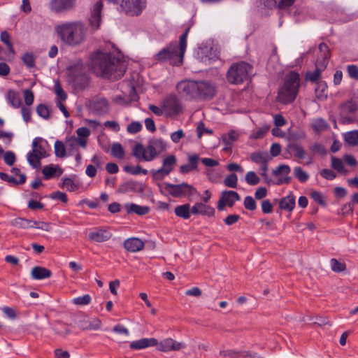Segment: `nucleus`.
<instances>
[{"instance_id": "obj_52", "label": "nucleus", "mask_w": 358, "mask_h": 358, "mask_svg": "<svg viewBox=\"0 0 358 358\" xmlns=\"http://www.w3.org/2000/svg\"><path fill=\"white\" fill-rule=\"evenodd\" d=\"M223 182L228 187L236 188L238 184V177L235 173H231L224 178Z\"/></svg>"}, {"instance_id": "obj_48", "label": "nucleus", "mask_w": 358, "mask_h": 358, "mask_svg": "<svg viewBox=\"0 0 358 358\" xmlns=\"http://www.w3.org/2000/svg\"><path fill=\"white\" fill-rule=\"evenodd\" d=\"M245 180L249 185H256L260 182V178L254 171H248L245 176Z\"/></svg>"}, {"instance_id": "obj_17", "label": "nucleus", "mask_w": 358, "mask_h": 358, "mask_svg": "<svg viewBox=\"0 0 358 358\" xmlns=\"http://www.w3.org/2000/svg\"><path fill=\"white\" fill-rule=\"evenodd\" d=\"M111 236L110 231L102 228L94 229L88 234L89 240L96 243L107 241Z\"/></svg>"}, {"instance_id": "obj_14", "label": "nucleus", "mask_w": 358, "mask_h": 358, "mask_svg": "<svg viewBox=\"0 0 358 358\" xmlns=\"http://www.w3.org/2000/svg\"><path fill=\"white\" fill-rule=\"evenodd\" d=\"M157 350L163 352H168L170 351H179L186 348V344L184 342H178L171 338H166L157 342Z\"/></svg>"}, {"instance_id": "obj_20", "label": "nucleus", "mask_w": 358, "mask_h": 358, "mask_svg": "<svg viewBox=\"0 0 358 358\" xmlns=\"http://www.w3.org/2000/svg\"><path fill=\"white\" fill-rule=\"evenodd\" d=\"M133 155L139 161L151 162L155 159H149L151 155L148 150V145L144 147L141 143L136 144L132 149Z\"/></svg>"}, {"instance_id": "obj_37", "label": "nucleus", "mask_w": 358, "mask_h": 358, "mask_svg": "<svg viewBox=\"0 0 358 358\" xmlns=\"http://www.w3.org/2000/svg\"><path fill=\"white\" fill-rule=\"evenodd\" d=\"M345 141L352 146L358 145V130L348 131L343 134Z\"/></svg>"}, {"instance_id": "obj_18", "label": "nucleus", "mask_w": 358, "mask_h": 358, "mask_svg": "<svg viewBox=\"0 0 358 358\" xmlns=\"http://www.w3.org/2000/svg\"><path fill=\"white\" fill-rule=\"evenodd\" d=\"M166 150V144L162 139H153L148 143V150L151 155L149 159H155Z\"/></svg>"}, {"instance_id": "obj_33", "label": "nucleus", "mask_w": 358, "mask_h": 358, "mask_svg": "<svg viewBox=\"0 0 358 358\" xmlns=\"http://www.w3.org/2000/svg\"><path fill=\"white\" fill-rule=\"evenodd\" d=\"M174 212L178 217L185 220L189 219L191 216V214H192L191 212L190 205L189 203L176 206L175 208Z\"/></svg>"}, {"instance_id": "obj_11", "label": "nucleus", "mask_w": 358, "mask_h": 358, "mask_svg": "<svg viewBox=\"0 0 358 358\" xmlns=\"http://www.w3.org/2000/svg\"><path fill=\"white\" fill-rule=\"evenodd\" d=\"M121 8L127 15H139L146 6L145 0H122Z\"/></svg>"}, {"instance_id": "obj_56", "label": "nucleus", "mask_w": 358, "mask_h": 358, "mask_svg": "<svg viewBox=\"0 0 358 358\" xmlns=\"http://www.w3.org/2000/svg\"><path fill=\"white\" fill-rule=\"evenodd\" d=\"M313 128L316 131H324L328 128V124L322 119H317L313 123Z\"/></svg>"}, {"instance_id": "obj_10", "label": "nucleus", "mask_w": 358, "mask_h": 358, "mask_svg": "<svg viewBox=\"0 0 358 358\" xmlns=\"http://www.w3.org/2000/svg\"><path fill=\"white\" fill-rule=\"evenodd\" d=\"M176 163L177 159L175 155H170L166 156L162 160V166L161 168L150 171L152 178L155 180H162L174 169Z\"/></svg>"}, {"instance_id": "obj_4", "label": "nucleus", "mask_w": 358, "mask_h": 358, "mask_svg": "<svg viewBox=\"0 0 358 358\" xmlns=\"http://www.w3.org/2000/svg\"><path fill=\"white\" fill-rule=\"evenodd\" d=\"M299 85V74L295 71L289 72L285 77L283 85L279 90L278 100L284 104L292 102L296 97Z\"/></svg>"}, {"instance_id": "obj_19", "label": "nucleus", "mask_w": 358, "mask_h": 358, "mask_svg": "<svg viewBox=\"0 0 358 358\" xmlns=\"http://www.w3.org/2000/svg\"><path fill=\"white\" fill-rule=\"evenodd\" d=\"M75 6V0H52L50 8L52 10L60 13L72 9Z\"/></svg>"}, {"instance_id": "obj_45", "label": "nucleus", "mask_w": 358, "mask_h": 358, "mask_svg": "<svg viewBox=\"0 0 358 358\" xmlns=\"http://www.w3.org/2000/svg\"><path fill=\"white\" fill-rule=\"evenodd\" d=\"M111 155L117 158L123 159L124 157V150L119 143H114L111 145Z\"/></svg>"}, {"instance_id": "obj_46", "label": "nucleus", "mask_w": 358, "mask_h": 358, "mask_svg": "<svg viewBox=\"0 0 358 358\" xmlns=\"http://www.w3.org/2000/svg\"><path fill=\"white\" fill-rule=\"evenodd\" d=\"M65 144L66 148L70 152L77 151L78 149L79 141L75 136H70L66 138Z\"/></svg>"}, {"instance_id": "obj_30", "label": "nucleus", "mask_w": 358, "mask_h": 358, "mask_svg": "<svg viewBox=\"0 0 358 358\" xmlns=\"http://www.w3.org/2000/svg\"><path fill=\"white\" fill-rule=\"evenodd\" d=\"M124 207L127 213H136L138 215H146L150 210L148 206H139L132 203H125Z\"/></svg>"}, {"instance_id": "obj_36", "label": "nucleus", "mask_w": 358, "mask_h": 358, "mask_svg": "<svg viewBox=\"0 0 358 358\" xmlns=\"http://www.w3.org/2000/svg\"><path fill=\"white\" fill-rule=\"evenodd\" d=\"M108 104L106 99H97L93 103V109L98 113H104L108 110Z\"/></svg>"}, {"instance_id": "obj_27", "label": "nucleus", "mask_w": 358, "mask_h": 358, "mask_svg": "<svg viewBox=\"0 0 358 358\" xmlns=\"http://www.w3.org/2000/svg\"><path fill=\"white\" fill-rule=\"evenodd\" d=\"M124 248L131 252H136L143 249L144 243L138 238H129L124 241Z\"/></svg>"}, {"instance_id": "obj_12", "label": "nucleus", "mask_w": 358, "mask_h": 358, "mask_svg": "<svg viewBox=\"0 0 358 358\" xmlns=\"http://www.w3.org/2000/svg\"><path fill=\"white\" fill-rule=\"evenodd\" d=\"M162 104L166 117L176 116L182 111L181 104L175 96H168L162 101Z\"/></svg>"}, {"instance_id": "obj_24", "label": "nucleus", "mask_w": 358, "mask_h": 358, "mask_svg": "<svg viewBox=\"0 0 358 358\" xmlns=\"http://www.w3.org/2000/svg\"><path fill=\"white\" fill-rule=\"evenodd\" d=\"M191 212L193 215L211 217L215 214V209L205 203L198 202L191 208Z\"/></svg>"}, {"instance_id": "obj_5", "label": "nucleus", "mask_w": 358, "mask_h": 358, "mask_svg": "<svg viewBox=\"0 0 358 358\" xmlns=\"http://www.w3.org/2000/svg\"><path fill=\"white\" fill-rule=\"evenodd\" d=\"M69 82L77 90H83L89 85V77L86 74L83 65L78 63L69 69Z\"/></svg>"}, {"instance_id": "obj_50", "label": "nucleus", "mask_w": 358, "mask_h": 358, "mask_svg": "<svg viewBox=\"0 0 358 358\" xmlns=\"http://www.w3.org/2000/svg\"><path fill=\"white\" fill-rule=\"evenodd\" d=\"M124 171L127 173H129L133 175H138V174H143L146 175L148 174V171L146 169H143L140 166H126L124 168Z\"/></svg>"}, {"instance_id": "obj_64", "label": "nucleus", "mask_w": 358, "mask_h": 358, "mask_svg": "<svg viewBox=\"0 0 358 358\" xmlns=\"http://www.w3.org/2000/svg\"><path fill=\"white\" fill-rule=\"evenodd\" d=\"M23 96L24 99V103L27 106H31L34 103V93L31 90H23Z\"/></svg>"}, {"instance_id": "obj_63", "label": "nucleus", "mask_w": 358, "mask_h": 358, "mask_svg": "<svg viewBox=\"0 0 358 358\" xmlns=\"http://www.w3.org/2000/svg\"><path fill=\"white\" fill-rule=\"evenodd\" d=\"M310 196L317 203H319L322 206L326 205V201L324 200V197L321 192H317V191H313L310 194Z\"/></svg>"}, {"instance_id": "obj_25", "label": "nucleus", "mask_w": 358, "mask_h": 358, "mask_svg": "<svg viewBox=\"0 0 358 358\" xmlns=\"http://www.w3.org/2000/svg\"><path fill=\"white\" fill-rule=\"evenodd\" d=\"M102 6L103 5L101 1L96 2L94 6L92 15L90 18V24L94 29H97L100 26Z\"/></svg>"}, {"instance_id": "obj_57", "label": "nucleus", "mask_w": 358, "mask_h": 358, "mask_svg": "<svg viewBox=\"0 0 358 358\" xmlns=\"http://www.w3.org/2000/svg\"><path fill=\"white\" fill-rule=\"evenodd\" d=\"M91 302V296L89 294H85L81 296L74 298L73 303L76 305L85 306Z\"/></svg>"}, {"instance_id": "obj_39", "label": "nucleus", "mask_w": 358, "mask_h": 358, "mask_svg": "<svg viewBox=\"0 0 358 358\" xmlns=\"http://www.w3.org/2000/svg\"><path fill=\"white\" fill-rule=\"evenodd\" d=\"M11 224L20 229H29L31 228L32 220L17 217L11 221Z\"/></svg>"}, {"instance_id": "obj_2", "label": "nucleus", "mask_w": 358, "mask_h": 358, "mask_svg": "<svg viewBox=\"0 0 358 358\" xmlns=\"http://www.w3.org/2000/svg\"><path fill=\"white\" fill-rule=\"evenodd\" d=\"M55 31L62 43L71 47L80 45L87 36V27L80 20L62 22L55 27Z\"/></svg>"}, {"instance_id": "obj_16", "label": "nucleus", "mask_w": 358, "mask_h": 358, "mask_svg": "<svg viewBox=\"0 0 358 358\" xmlns=\"http://www.w3.org/2000/svg\"><path fill=\"white\" fill-rule=\"evenodd\" d=\"M166 190L174 197H181L191 194L194 188L192 185L183 182L178 185L168 184Z\"/></svg>"}, {"instance_id": "obj_59", "label": "nucleus", "mask_w": 358, "mask_h": 358, "mask_svg": "<svg viewBox=\"0 0 358 358\" xmlns=\"http://www.w3.org/2000/svg\"><path fill=\"white\" fill-rule=\"evenodd\" d=\"M22 59L27 67L31 68L34 66L35 59L33 54L29 52L25 53L22 55Z\"/></svg>"}, {"instance_id": "obj_22", "label": "nucleus", "mask_w": 358, "mask_h": 358, "mask_svg": "<svg viewBox=\"0 0 358 358\" xmlns=\"http://www.w3.org/2000/svg\"><path fill=\"white\" fill-rule=\"evenodd\" d=\"M239 137V133L234 130H231L228 133L224 134L222 136V141L224 143V151L229 152L231 150L233 144L238 140Z\"/></svg>"}, {"instance_id": "obj_54", "label": "nucleus", "mask_w": 358, "mask_h": 358, "mask_svg": "<svg viewBox=\"0 0 358 358\" xmlns=\"http://www.w3.org/2000/svg\"><path fill=\"white\" fill-rule=\"evenodd\" d=\"M101 322L99 319H94L89 322V324H81L80 327L83 329L97 330L101 328Z\"/></svg>"}, {"instance_id": "obj_31", "label": "nucleus", "mask_w": 358, "mask_h": 358, "mask_svg": "<svg viewBox=\"0 0 358 358\" xmlns=\"http://www.w3.org/2000/svg\"><path fill=\"white\" fill-rule=\"evenodd\" d=\"M31 275L32 278L35 280H43L50 278L52 275V272L46 268L35 266L31 269Z\"/></svg>"}, {"instance_id": "obj_60", "label": "nucleus", "mask_w": 358, "mask_h": 358, "mask_svg": "<svg viewBox=\"0 0 358 358\" xmlns=\"http://www.w3.org/2000/svg\"><path fill=\"white\" fill-rule=\"evenodd\" d=\"M37 114L43 119H48L50 117L48 108L44 104H39L36 107Z\"/></svg>"}, {"instance_id": "obj_61", "label": "nucleus", "mask_w": 358, "mask_h": 358, "mask_svg": "<svg viewBox=\"0 0 358 358\" xmlns=\"http://www.w3.org/2000/svg\"><path fill=\"white\" fill-rule=\"evenodd\" d=\"M289 148L294 152L295 157L299 159H303L305 157V150L301 146L293 144L289 145Z\"/></svg>"}, {"instance_id": "obj_29", "label": "nucleus", "mask_w": 358, "mask_h": 358, "mask_svg": "<svg viewBox=\"0 0 358 358\" xmlns=\"http://www.w3.org/2000/svg\"><path fill=\"white\" fill-rule=\"evenodd\" d=\"M198 98H211L214 94V87L206 82H199Z\"/></svg>"}, {"instance_id": "obj_35", "label": "nucleus", "mask_w": 358, "mask_h": 358, "mask_svg": "<svg viewBox=\"0 0 358 358\" xmlns=\"http://www.w3.org/2000/svg\"><path fill=\"white\" fill-rule=\"evenodd\" d=\"M0 39L1 41L6 45L8 54L14 56L15 52L11 43L10 36L8 32L6 31H1L0 34Z\"/></svg>"}, {"instance_id": "obj_43", "label": "nucleus", "mask_w": 358, "mask_h": 358, "mask_svg": "<svg viewBox=\"0 0 358 358\" xmlns=\"http://www.w3.org/2000/svg\"><path fill=\"white\" fill-rule=\"evenodd\" d=\"M59 186L69 192H75L79 188V185L75 183L74 181L69 178H63L62 182Z\"/></svg>"}, {"instance_id": "obj_6", "label": "nucleus", "mask_w": 358, "mask_h": 358, "mask_svg": "<svg viewBox=\"0 0 358 358\" xmlns=\"http://www.w3.org/2000/svg\"><path fill=\"white\" fill-rule=\"evenodd\" d=\"M48 142L42 138H35L32 142V150L27 154V161L34 168L41 166L40 160L48 156Z\"/></svg>"}, {"instance_id": "obj_42", "label": "nucleus", "mask_w": 358, "mask_h": 358, "mask_svg": "<svg viewBox=\"0 0 358 358\" xmlns=\"http://www.w3.org/2000/svg\"><path fill=\"white\" fill-rule=\"evenodd\" d=\"M330 266L331 270L335 273H341L346 270L345 263L343 261H340L335 258L330 259Z\"/></svg>"}, {"instance_id": "obj_34", "label": "nucleus", "mask_w": 358, "mask_h": 358, "mask_svg": "<svg viewBox=\"0 0 358 358\" xmlns=\"http://www.w3.org/2000/svg\"><path fill=\"white\" fill-rule=\"evenodd\" d=\"M7 99L10 104L15 108H20L22 104L20 94L15 90H9L7 92Z\"/></svg>"}, {"instance_id": "obj_38", "label": "nucleus", "mask_w": 358, "mask_h": 358, "mask_svg": "<svg viewBox=\"0 0 358 358\" xmlns=\"http://www.w3.org/2000/svg\"><path fill=\"white\" fill-rule=\"evenodd\" d=\"M315 94L320 100H324L327 97V85L325 82L320 81L317 83Z\"/></svg>"}, {"instance_id": "obj_62", "label": "nucleus", "mask_w": 358, "mask_h": 358, "mask_svg": "<svg viewBox=\"0 0 358 358\" xmlns=\"http://www.w3.org/2000/svg\"><path fill=\"white\" fill-rule=\"evenodd\" d=\"M243 205L244 207L249 210H255L257 208L255 199L250 196H247L244 199Z\"/></svg>"}, {"instance_id": "obj_53", "label": "nucleus", "mask_w": 358, "mask_h": 358, "mask_svg": "<svg viewBox=\"0 0 358 358\" xmlns=\"http://www.w3.org/2000/svg\"><path fill=\"white\" fill-rule=\"evenodd\" d=\"M305 136L303 132H296L291 129L287 130L285 139L288 141H296L299 139L303 138Z\"/></svg>"}, {"instance_id": "obj_7", "label": "nucleus", "mask_w": 358, "mask_h": 358, "mask_svg": "<svg viewBox=\"0 0 358 358\" xmlns=\"http://www.w3.org/2000/svg\"><path fill=\"white\" fill-rule=\"evenodd\" d=\"M319 50L321 53L320 57L317 60L315 69L313 72H308L306 75L307 80L316 82L321 76V72L326 68L328 64V59L330 57L329 47L324 43L319 45Z\"/></svg>"}, {"instance_id": "obj_28", "label": "nucleus", "mask_w": 358, "mask_h": 358, "mask_svg": "<svg viewBox=\"0 0 358 358\" xmlns=\"http://www.w3.org/2000/svg\"><path fill=\"white\" fill-rule=\"evenodd\" d=\"M296 205V197L290 192L287 196L282 197L279 201V208L288 212H292Z\"/></svg>"}, {"instance_id": "obj_41", "label": "nucleus", "mask_w": 358, "mask_h": 358, "mask_svg": "<svg viewBox=\"0 0 358 358\" xmlns=\"http://www.w3.org/2000/svg\"><path fill=\"white\" fill-rule=\"evenodd\" d=\"M0 178L4 181L13 184H23L26 181V176L24 174H20V179L17 180L13 176H10L7 173L1 172Z\"/></svg>"}, {"instance_id": "obj_49", "label": "nucleus", "mask_w": 358, "mask_h": 358, "mask_svg": "<svg viewBox=\"0 0 358 358\" xmlns=\"http://www.w3.org/2000/svg\"><path fill=\"white\" fill-rule=\"evenodd\" d=\"M66 144L60 141L55 143V152L58 157H64L66 156Z\"/></svg>"}, {"instance_id": "obj_9", "label": "nucleus", "mask_w": 358, "mask_h": 358, "mask_svg": "<svg viewBox=\"0 0 358 358\" xmlns=\"http://www.w3.org/2000/svg\"><path fill=\"white\" fill-rule=\"evenodd\" d=\"M358 109L357 103L348 100L340 105L338 108V120L342 124H351L355 121L356 112Z\"/></svg>"}, {"instance_id": "obj_40", "label": "nucleus", "mask_w": 358, "mask_h": 358, "mask_svg": "<svg viewBox=\"0 0 358 358\" xmlns=\"http://www.w3.org/2000/svg\"><path fill=\"white\" fill-rule=\"evenodd\" d=\"M54 92L56 94L55 101H65L67 94L64 91L59 80L55 82Z\"/></svg>"}, {"instance_id": "obj_26", "label": "nucleus", "mask_w": 358, "mask_h": 358, "mask_svg": "<svg viewBox=\"0 0 358 358\" xmlns=\"http://www.w3.org/2000/svg\"><path fill=\"white\" fill-rule=\"evenodd\" d=\"M157 344V340L155 338H143L131 342L129 347L132 350H141L150 346H155Z\"/></svg>"}, {"instance_id": "obj_55", "label": "nucleus", "mask_w": 358, "mask_h": 358, "mask_svg": "<svg viewBox=\"0 0 358 358\" xmlns=\"http://www.w3.org/2000/svg\"><path fill=\"white\" fill-rule=\"evenodd\" d=\"M294 174L301 182H305L308 179V174L303 171L300 166H296L294 169Z\"/></svg>"}, {"instance_id": "obj_21", "label": "nucleus", "mask_w": 358, "mask_h": 358, "mask_svg": "<svg viewBox=\"0 0 358 358\" xmlns=\"http://www.w3.org/2000/svg\"><path fill=\"white\" fill-rule=\"evenodd\" d=\"M290 168L287 165H280L276 170L273 171V175L278 178L276 181L277 185H282L284 183H289L290 182V177L288 174L290 173Z\"/></svg>"}, {"instance_id": "obj_8", "label": "nucleus", "mask_w": 358, "mask_h": 358, "mask_svg": "<svg viewBox=\"0 0 358 358\" xmlns=\"http://www.w3.org/2000/svg\"><path fill=\"white\" fill-rule=\"evenodd\" d=\"M252 66L248 63L241 62L231 66L227 73L228 80L234 84H239L248 78Z\"/></svg>"}, {"instance_id": "obj_13", "label": "nucleus", "mask_w": 358, "mask_h": 358, "mask_svg": "<svg viewBox=\"0 0 358 358\" xmlns=\"http://www.w3.org/2000/svg\"><path fill=\"white\" fill-rule=\"evenodd\" d=\"M199 82L183 80L177 85L178 91L189 98H198Z\"/></svg>"}, {"instance_id": "obj_15", "label": "nucleus", "mask_w": 358, "mask_h": 358, "mask_svg": "<svg viewBox=\"0 0 358 358\" xmlns=\"http://www.w3.org/2000/svg\"><path fill=\"white\" fill-rule=\"evenodd\" d=\"M240 199L241 197L236 192L232 190L223 191L218 201L217 208L220 210H222L227 206L232 207L235 202Z\"/></svg>"}, {"instance_id": "obj_32", "label": "nucleus", "mask_w": 358, "mask_h": 358, "mask_svg": "<svg viewBox=\"0 0 358 358\" xmlns=\"http://www.w3.org/2000/svg\"><path fill=\"white\" fill-rule=\"evenodd\" d=\"M78 137L76 138L79 141L80 147L85 148L87 146V138L90 135V130L87 127H80L76 130Z\"/></svg>"}, {"instance_id": "obj_51", "label": "nucleus", "mask_w": 358, "mask_h": 358, "mask_svg": "<svg viewBox=\"0 0 358 358\" xmlns=\"http://www.w3.org/2000/svg\"><path fill=\"white\" fill-rule=\"evenodd\" d=\"M331 165V167L334 170H336L340 173H345L346 172L345 167H344L343 162L339 158H337L336 157H332Z\"/></svg>"}, {"instance_id": "obj_3", "label": "nucleus", "mask_w": 358, "mask_h": 358, "mask_svg": "<svg viewBox=\"0 0 358 358\" xmlns=\"http://www.w3.org/2000/svg\"><path fill=\"white\" fill-rule=\"evenodd\" d=\"M189 28L180 37L179 43H171L156 55L159 62H169L172 65L179 66L182 64L183 57L187 48V37Z\"/></svg>"}, {"instance_id": "obj_1", "label": "nucleus", "mask_w": 358, "mask_h": 358, "mask_svg": "<svg viewBox=\"0 0 358 358\" xmlns=\"http://www.w3.org/2000/svg\"><path fill=\"white\" fill-rule=\"evenodd\" d=\"M91 66L94 72L101 77L110 79L121 78L127 69L126 62L110 54L96 52L91 57Z\"/></svg>"}, {"instance_id": "obj_47", "label": "nucleus", "mask_w": 358, "mask_h": 358, "mask_svg": "<svg viewBox=\"0 0 358 358\" xmlns=\"http://www.w3.org/2000/svg\"><path fill=\"white\" fill-rule=\"evenodd\" d=\"M270 127L268 126L257 128L252 131L250 138L252 139L262 138L268 131Z\"/></svg>"}, {"instance_id": "obj_23", "label": "nucleus", "mask_w": 358, "mask_h": 358, "mask_svg": "<svg viewBox=\"0 0 358 358\" xmlns=\"http://www.w3.org/2000/svg\"><path fill=\"white\" fill-rule=\"evenodd\" d=\"M42 173L44 179L50 180L60 176L63 173V169L59 165L49 164L43 168Z\"/></svg>"}, {"instance_id": "obj_44", "label": "nucleus", "mask_w": 358, "mask_h": 358, "mask_svg": "<svg viewBox=\"0 0 358 358\" xmlns=\"http://www.w3.org/2000/svg\"><path fill=\"white\" fill-rule=\"evenodd\" d=\"M252 162L257 164H266L268 161V156L266 152H254L250 155Z\"/></svg>"}, {"instance_id": "obj_58", "label": "nucleus", "mask_w": 358, "mask_h": 358, "mask_svg": "<svg viewBox=\"0 0 358 358\" xmlns=\"http://www.w3.org/2000/svg\"><path fill=\"white\" fill-rule=\"evenodd\" d=\"M142 129V124L137 121H134L128 124L127 131L129 134H136Z\"/></svg>"}]
</instances>
